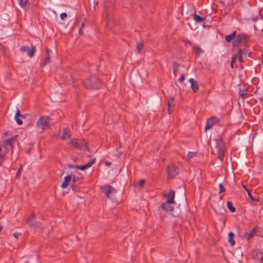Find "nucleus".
<instances>
[{"mask_svg": "<svg viewBox=\"0 0 263 263\" xmlns=\"http://www.w3.org/2000/svg\"><path fill=\"white\" fill-rule=\"evenodd\" d=\"M71 135L70 130L68 128H65L63 131V134L60 137V138L62 140H66L70 138Z\"/></svg>", "mask_w": 263, "mask_h": 263, "instance_id": "obj_18", "label": "nucleus"}, {"mask_svg": "<svg viewBox=\"0 0 263 263\" xmlns=\"http://www.w3.org/2000/svg\"><path fill=\"white\" fill-rule=\"evenodd\" d=\"M22 168V166L21 165L20 168H18V171H17V174H16V176H18L21 171V170Z\"/></svg>", "mask_w": 263, "mask_h": 263, "instance_id": "obj_43", "label": "nucleus"}, {"mask_svg": "<svg viewBox=\"0 0 263 263\" xmlns=\"http://www.w3.org/2000/svg\"><path fill=\"white\" fill-rule=\"evenodd\" d=\"M101 191L104 193L109 199L114 200L116 194V190L112 186L105 185L101 187Z\"/></svg>", "mask_w": 263, "mask_h": 263, "instance_id": "obj_5", "label": "nucleus"}, {"mask_svg": "<svg viewBox=\"0 0 263 263\" xmlns=\"http://www.w3.org/2000/svg\"><path fill=\"white\" fill-rule=\"evenodd\" d=\"M76 165H68V167L69 168H76Z\"/></svg>", "mask_w": 263, "mask_h": 263, "instance_id": "obj_44", "label": "nucleus"}, {"mask_svg": "<svg viewBox=\"0 0 263 263\" xmlns=\"http://www.w3.org/2000/svg\"><path fill=\"white\" fill-rule=\"evenodd\" d=\"M193 51H194L196 57H199L200 54L202 52V50L198 46H194L193 47Z\"/></svg>", "mask_w": 263, "mask_h": 263, "instance_id": "obj_27", "label": "nucleus"}, {"mask_svg": "<svg viewBox=\"0 0 263 263\" xmlns=\"http://www.w3.org/2000/svg\"><path fill=\"white\" fill-rule=\"evenodd\" d=\"M3 227L0 225V232L2 231Z\"/></svg>", "mask_w": 263, "mask_h": 263, "instance_id": "obj_47", "label": "nucleus"}, {"mask_svg": "<svg viewBox=\"0 0 263 263\" xmlns=\"http://www.w3.org/2000/svg\"><path fill=\"white\" fill-rule=\"evenodd\" d=\"M95 161L96 159L94 158L92 159L90 161L87 163L86 164L82 165H76V167L82 171L85 170L86 168L90 167L91 166H92L95 163Z\"/></svg>", "mask_w": 263, "mask_h": 263, "instance_id": "obj_14", "label": "nucleus"}, {"mask_svg": "<svg viewBox=\"0 0 263 263\" xmlns=\"http://www.w3.org/2000/svg\"><path fill=\"white\" fill-rule=\"evenodd\" d=\"M216 148H217V153L218 158L222 161L224 157V154L226 150V146L221 138L216 139Z\"/></svg>", "mask_w": 263, "mask_h": 263, "instance_id": "obj_4", "label": "nucleus"}, {"mask_svg": "<svg viewBox=\"0 0 263 263\" xmlns=\"http://www.w3.org/2000/svg\"><path fill=\"white\" fill-rule=\"evenodd\" d=\"M21 116L22 118H25V116H23V115L21 116Z\"/></svg>", "mask_w": 263, "mask_h": 263, "instance_id": "obj_49", "label": "nucleus"}, {"mask_svg": "<svg viewBox=\"0 0 263 263\" xmlns=\"http://www.w3.org/2000/svg\"><path fill=\"white\" fill-rule=\"evenodd\" d=\"M185 79V76L184 74H182L180 77L179 78V79H178V81L180 83H182L184 80Z\"/></svg>", "mask_w": 263, "mask_h": 263, "instance_id": "obj_39", "label": "nucleus"}, {"mask_svg": "<svg viewBox=\"0 0 263 263\" xmlns=\"http://www.w3.org/2000/svg\"><path fill=\"white\" fill-rule=\"evenodd\" d=\"M84 86L92 89H97L101 86V82L96 76H91L84 82Z\"/></svg>", "mask_w": 263, "mask_h": 263, "instance_id": "obj_3", "label": "nucleus"}, {"mask_svg": "<svg viewBox=\"0 0 263 263\" xmlns=\"http://www.w3.org/2000/svg\"><path fill=\"white\" fill-rule=\"evenodd\" d=\"M71 180V176L68 175L66 176L64 178V181L61 185V187L63 189L66 188L69 184V182Z\"/></svg>", "mask_w": 263, "mask_h": 263, "instance_id": "obj_19", "label": "nucleus"}, {"mask_svg": "<svg viewBox=\"0 0 263 263\" xmlns=\"http://www.w3.org/2000/svg\"><path fill=\"white\" fill-rule=\"evenodd\" d=\"M95 161L96 159L94 158L92 159L90 161L87 163L86 164L82 165H76V167L82 171L85 170L86 168L90 167L91 166H92L95 163Z\"/></svg>", "mask_w": 263, "mask_h": 263, "instance_id": "obj_15", "label": "nucleus"}, {"mask_svg": "<svg viewBox=\"0 0 263 263\" xmlns=\"http://www.w3.org/2000/svg\"><path fill=\"white\" fill-rule=\"evenodd\" d=\"M194 18L197 23L201 22L204 20L203 17H201L196 14L194 15Z\"/></svg>", "mask_w": 263, "mask_h": 263, "instance_id": "obj_32", "label": "nucleus"}, {"mask_svg": "<svg viewBox=\"0 0 263 263\" xmlns=\"http://www.w3.org/2000/svg\"><path fill=\"white\" fill-rule=\"evenodd\" d=\"M20 235L21 234L18 232H16L13 234V236L16 238H18Z\"/></svg>", "mask_w": 263, "mask_h": 263, "instance_id": "obj_41", "label": "nucleus"}, {"mask_svg": "<svg viewBox=\"0 0 263 263\" xmlns=\"http://www.w3.org/2000/svg\"><path fill=\"white\" fill-rule=\"evenodd\" d=\"M227 207L231 212L233 213L235 211V208L233 206V203L232 202H227Z\"/></svg>", "mask_w": 263, "mask_h": 263, "instance_id": "obj_31", "label": "nucleus"}, {"mask_svg": "<svg viewBox=\"0 0 263 263\" xmlns=\"http://www.w3.org/2000/svg\"><path fill=\"white\" fill-rule=\"evenodd\" d=\"M111 165V163L109 162H105V165L107 166H109Z\"/></svg>", "mask_w": 263, "mask_h": 263, "instance_id": "obj_45", "label": "nucleus"}, {"mask_svg": "<svg viewBox=\"0 0 263 263\" xmlns=\"http://www.w3.org/2000/svg\"><path fill=\"white\" fill-rule=\"evenodd\" d=\"M253 258L256 260H263V252L259 250H254L252 252Z\"/></svg>", "mask_w": 263, "mask_h": 263, "instance_id": "obj_12", "label": "nucleus"}, {"mask_svg": "<svg viewBox=\"0 0 263 263\" xmlns=\"http://www.w3.org/2000/svg\"><path fill=\"white\" fill-rule=\"evenodd\" d=\"M218 122L219 120L215 117H211L208 119L206 120V124L204 128V130L206 131L211 129L215 123H218Z\"/></svg>", "mask_w": 263, "mask_h": 263, "instance_id": "obj_10", "label": "nucleus"}, {"mask_svg": "<svg viewBox=\"0 0 263 263\" xmlns=\"http://www.w3.org/2000/svg\"><path fill=\"white\" fill-rule=\"evenodd\" d=\"M95 161L96 159L94 158L92 159L90 161L87 163L86 164L82 165H76V167L82 171L85 170L86 168L90 167L91 166H92L95 163Z\"/></svg>", "mask_w": 263, "mask_h": 263, "instance_id": "obj_16", "label": "nucleus"}, {"mask_svg": "<svg viewBox=\"0 0 263 263\" xmlns=\"http://www.w3.org/2000/svg\"><path fill=\"white\" fill-rule=\"evenodd\" d=\"M167 174L170 177H174L178 173V168L174 165H171L167 167Z\"/></svg>", "mask_w": 263, "mask_h": 263, "instance_id": "obj_11", "label": "nucleus"}, {"mask_svg": "<svg viewBox=\"0 0 263 263\" xmlns=\"http://www.w3.org/2000/svg\"><path fill=\"white\" fill-rule=\"evenodd\" d=\"M20 116H21L20 111L18 109H17L16 112L15 114L14 119L18 125H22L23 124V121L21 120Z\"/></svg>", "mask_w": 263, "mask_h": 263, "instance_id": "obj_22", "label": "nucleus"}, {"mask_svg": "<svg viewBox=\"0 0 263 263\" xmlns=\"http://www.w3.org/2000/svg\"><path fill=\"white\" fill-rule=\"evenodd\" d=\"M243 187L244 188V189L245 190H246L248 193V195L249 196V197L251 198V199L252 200V201H254L255 200V199H254V198L253 197L252 194H251L250 193V191L247 188V186L246 185H243Z\"/></svg>", "mask_w": 263, "mask_h": 263, "instance_id": "obj_33", "label": "nucleus"}, {"mask_svg": "<svg viewBox=\"0 0 263 263\" xmlns=\"http://www.w3.org/2000/svg\"><path fill=\"white\" fill-rule=\"evenodd\" d=\"M145 183V180L142 179V180H141L140 181V185L141 187H143V185Z\"/></svg>", "mask_w": 263, "mask_h": 263, "instance_id": "obj_42", "label": "nucleus"}, {"mask_svg": "<svg viewBox=\"0 0 263 263\" xmlns=\"http://www.w3.org/2000/svg\"><path fill=\"white\" fill-rule=\"evenodd\" d=\"M239 92H240V93H239L240 96H241V97H243V96L246 95L247 92H248V89L244 88L242 90H240Z\"/></svg>", "mask_w": 263, "mask_h": 263, "instance_id": "obj_34", "label": "nucleus"}, {"mask_svg": "<svg viewBox=\"0 0 263 263\" xmlns=\"http://www.w3.org/2000/svg\"><path fill=\"white\" fill-rule=\"evenodd\" d=\"M164 197L166 200L164 202L175 203L174 198H175V191L170 190L167 193L164 194Z\"/></svg>", "mask_w": 263, "mask_h": 263, "instance_id": "obj_8", "label": "nucleus"}, {"mask_svg": "<svg viewBox=\"0 0 263 263\" xmlns=\"http://www.w3.org/2000/svg\"><path fill=\"white\" fill-rule=\"evenodd\" d=\"M174 99L173 98H170L167 102V105H168V112L169 114L171 113V107L172 106H174Z\"/></svg>", "mask_w": 263, "mask_h": 263, "instance_id": "obj_28", "label": "nucleus"}, {"mask_svg": "<svg viewBox=\"0 0 263 263\" xmlns=\"http://www.w3.org/2000/svg\"><path fill=\"white\" fill-rule=\"evenodd\" d=\"M256 232H257V230L256 229L254 228L250 233L246 234L245 235V237H246V238L247 239L250 240L253 237V236L256 233Z\"/></svg>", "mask_w": 263, "mask_h": 263, "instance_id": "obj_25", "label": "nucleus"}, {"mask_svg": "<svg viewBox=\"0 0 263 263\" xmlns=\"http://www.w3.org/2000/svg\"><path fill=\"white\" fill-rule=\"evenodd\" d=\"M248 38V36L244 34L235 35L234 40L233 41V46H237L239 43L246 42Z\"/></svg>", "mask_w": 263, "mask_h": 263, "instance_id": "obj_6", "label": "nucleus"}, {"mask_svg": "<svg viewBox=\"0 0 263 263\" xmlns=\"http://www.w3.org/2000/svg\"><path fill=\"white\" fill-rule=\"evenodd\" d=\"M189 82L191 84V88L194 92H197L199 90V85L197 81L193 78L189 79Z\"/></svg>", "mask_w": 263, "mask_h": 263, "instance_id": "obj_17", "label": "nucleus"}, {"mask_svg": "<svg viewBox=\"0 0 263 263\" xmlns=\"http://www.w3.org/2000/svg\"><path fill=\"white\" fill-rule=\"evenodd\" d=\"M67 144L76 147H80V145L78 143L76 139H72L69 140Z\"/></svg>", "mask_w": 263, "mask_h": 263, "instance_id": "obj_24", "label": "nucleus"}, {"mask_svg": "<svg viewBox=\"0 0 263 263\" xmlns=\"http://www.w3.org/2000/svg\"><path fill=\"white\" fill-rule=\"evenodd\" d=\"M247 50L245 49H239L237 53L234 57H236V59L238 58L239 62L241 63L243 62L244 59L247 57Z\"/></svg>", "mask_w": 263, "mask_h": 263, "instance_id": "obj_9", "label": "nucleus"}, {"mask_svg": "<svg viewBox=\"0 0 263 263\" xmlns=\"http://www.w3.org/2000/svg\"><path fill=\"white\" fill-rule=\"evenodd\" d=\"M18 4L22 8H25L28 4V0H17Z\"/></svg>", "mask_w": 263, "mask_h": 263, "instance_id": "obj_30", "label": "nucleus"}, {"mask_svg": "<svg viewBox=\"0 0 263 263\" xmlns=\"http://www.w3.org/2000/svg\"><path fill=\"white\" fill-rule=\"evenodd\" d=\"M67 16L66 13H62L60 15V17L62 20H64L65 17Z\"/></svg>", "mask_w": 263, "mask_h": 263, "instance_id": "obj_40", "label": "nucleus"}, {"mask_svg": "<svg viewBox=\"0 0 263 263\" xmlns=\"http://www.w3.org/2000/svg\"><path fill=\"white\" fill-rule=\"evenodd\" d=\"M175 203L163 202L161 204L162 208L166 212H172L174 210L173 205Z\"/></svg>", "mask_w": 263, "mask_h": 263, "instance_id": "obj_13", "label": "nucleus"}, {"mask_svg": "<svg viewBox=\"0 0 263 263\" xmlns=\"http://www.w3.org/2000/svg\"><path fill=\"white\" fill-rule=\"evenodd\" d=\"M20 50L22 52H26L30 58H32L34 56V53L36 51V48L34 46H31V48L30 49L28 46H23L20 48Z\"/></svg>", "mask_w": 263, "mask_h": 263, "instance_id": "obj_7", "label": "nucleus"}, {"mask_svg": "<svg viewBox=\"0 0 263 263\" xmlns=\"http://www.w3.org/2000/svg\"><path fill=\"white\" fill-rule=\"evenodd\" d=\"M144 47L143 42H139L137 43L136 48L139 52H141Z\"/></svg>", "mask_w": 263, "mask_h": 263, "instance_id": "obj_29", "label": "nucleus"}, {"mask_svg": "<svg viewBox=\"0 0 263 263\" xmlns=\"http://www.w3.org/2000/svg\"><path fill=\"white\" fill-rule=\"evenodd\" d=\"M15 141V138L13 137L4 141L0 146V166L4 160V156L8 151L13 148V144Z\"/></svg>", "mask_w": 263, "mask_h": 263, "instance_id": "obj_1", "label": "nucleus"}, {"mask_svg": "<svg viewBox=\"0 0 263 263\" xmlns=\"http://www.w3.org/2000/svg\"><path fill=\"white\" fill-rule=\"evenodd\" d=\"M254 22H256L257 21V18H253Z\"/></svg>", "mask_w": 263, "mask_h": 263, "instance_id": "obj_48", "label": "nucleus"}, {"mask_svg": "<svg viewBox=\"0 0 263 263\" xmlns=\"http://www.w3.org/2000/svg\"><path fill=\"white\" fill-rule=\"evenodd\" d=\"M229 236V242L230 243L231 246H234L235 244V241L234 240V234L232 232H230L228 234Z\"/></svg>", "mask_w": 263, "mask_h": 263, "instance_id": "obj_26", "label": "nucleus"}, {"mask_svg": "<svg viewBox=\"0 0 263 263\" xmlns=\"http://www.w3.org/2000/svg\"><path fill=\"white\" fill-rule=\"evenodd\" d=\"M262 18L263 19V16L262 17Z\"/></svg>", "mask_w": 263, "mask_h": 263, "instance_id": "obj_51", "label": "nucleus"}, {"mask_svg": "<svg viewBox=\"0 0 263 263\" xmlns=\"http://www.w3.org/2000/svg\"><path fill=\"white\" fill-rule=\"evenodd\" d=\"M34 214H32L28 217L27 223L29 224L30 227L34 226L36 223V221L34 219Z\"/></svg>", "mask_w": 263, "mask_h": 263, "instance_id": "obj_20", "label": "nucleus"}, {"mask_svg": "<svg viewBox=\"0 0 263 263\" xmlns=\"http://www.w3.org/2000/svg\"><path fill=\"white\" fill-rule=\"evenodd\" d=\"M196 156V153L194 152H189L187 154V158L188 159L190 160V159L193 158L194 156Z\"/></svg>", "mask_w": 263, "mask_h": 263, "instance_id": "obj_35", "label": "nucleus"}, {"mask_svg": "<svg viewBox=\"0 0 263 263\" xmlns=\"http://www.w3.org/2000/svg\"><path fill=\"white\" fill-rule=\"evenodd\" d=\"M219 189H220V192H219V194L222 193V192H224L225 191V189L224 188V187L223 186L222 184H220L219 185Z\"/></svg>", "mask_w": 263, "mask_h": 263, "instance_id": "obj_38", "label": "nucleus"}, {"mask_svg": "<svg viewBox=\"0 0 263 263\" xmlns=\"http://www.w3.org/2000/svg\"><path fill=\"white\" fill-rule=\"evenodd\" d=\"M51 53V50L50 49H47L46 50V58L45 59L43 63V65H47L50 63V54Z\"/></svg>", "mask_w": 263, "mask_h": 263, "instance_id": "obj_21", "label": "nucleus"}, {"mask_svg": "<svg viewBox=\"0 0 263 263\" xmlns=\"http://www.w3.org/2000/svg\"><path fill=\"white\" fill-rule=\"evenodd\" d=\"M236 35V32H233L231 34L226 35L225 39L227 42H230L234 40V37Z\"/></svg>", "mask_w": 263, "mask_h": 263, "instance_id": "obj_23", "label": "nucleus"}, {"mask_svg": "<svg viewBox=\"0 0 263 263\" xmlns=\"http://www.w3.org/2000/svg\"><path fill=\"white\" fill-rule=\"evenodd\" d=\"M236 57H233L232 58V61L231 62V67L232 68H233L234 67V62L236 61Z\"/></svg>", "mask_w": 263, "mask_h": 263, "instance_id": "obj_37", "label": "nucleus"}, {"mask_svg": "<svg viewBox=\"0 0 263 263\" xmlns=\"http://www.w3.org/2000/svg\"><path fill=\"white\" fill-rule=\"evenodd\" d=\"M178 67H179V65H175L174 66L173 73H174V74L175 77L176 76L177 72L178 71Z\"/></svg>", "mask_w": 263, "mask_h": 263, "instance_id": "obj_36", "label": "nucleus"}, {"mask_svg": "<svg viewBox=\"0 0 263 263\" xmlns=\"http://www.w3.org/2000/svg\"><path fill=\"white\" fill-rule=\"evenodd\" d=\"M256 201L258 202L259 201V199H256Z\"/></svg>", "mask_w": 263, "mask_h": 263, "instance_id": "obj_50", "label": "nucleus"}, {"mask_svg": "<svg viewBox=\"0 0 263 263\" xmlns=\"http://www.w3.org/2000/svg\"><path fill=\"white\" fill-rule=\"evenodd\" d=\"M79 33H80V34H82V29H80L79 30Z\"/></svg>", "mask_w": 263, "mask_h": 263, "instance_id": "obj_46", "label": "nucleus"}, {"mask_svg": "<svg viewBox=\"0 0 263 263\" xmlns=\"http://www.w3.org/2000/svg\"><path fill=\"white\" fill-rule=\"evenodd\" d=\"M38 128L45 130L50 128L51 119L47 116H43L40 117L36 123Z\"/></svg>", "mask_w": 263, "mask_h": 263, "instance_id": "obj_2", "label": "nucleus"}]
</instances>
